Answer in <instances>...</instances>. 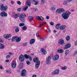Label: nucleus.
Instances as JSON below:
<instances>
[{"label": "nucleus", "mask_w": 77, "mask_h": 77, "mask_svg": "<svg viewBox=\"0 0 77 77\" xmlns=\"http://www.w3.org/2000/svg\"><path fill=\"white\" fill-rule=\"evenodd\" d=\"M60 23L57 24L56 25V29H59V27H60Z\"/></svg>", "instance_id": "nucleus-23"}, {"label": "nucleus", "mask_w": 77, "mask_h": 77, "mask_svg": "<svg viewBox=\"0 0 77 77\" xmlns=\"http://www.w3.org/2000/svg\"><path fill=\"white\" fill-rule=\"evenodd\" d=\"M26 5L27 6H30L31 5H31V2H30V1H26Z\"/></svg>", "instance_id": "nucleus-17"}, {"label": "nucleus", "mask_w": 77, "mask_h": 77, "mask_svg": "<svg viewBox=\"0 0 77 77\" xmlns=\"http://www.w3.org/2000/svg\"><path fill=\"white\" fill-rule=\"evenodd\" d=\"M17 11L19 12H21V8H18V9H17Z\"/></svg>", "instance_id": "nucleus-50"}, {"label": "nucleus", "mask_w": 77, "mask_h": 77, "mask_svg": "<svg viewBox=\"0 0 77 77\" xmlns=\"http://www.w3.org/2000/svg\"><path fill=\"white\" fill-rule=\"evenodd\" d=\"M11 67L13 68H16V66H17V63H16L15 61H13L12 63L11 64Z\"/></svg>", "instance_id": "nucleus-9"}, {"label": "nucleus", "mask_w": 77, "mask_h": 77, "mask_svg": "<svg viewBox=\"0 0 77 77\" xmlns=\"http://www.w3.org/2000/svg\"><path fill=\"white\" fill-rule=\"evenodd\" d=\"M22 72H26V70L25 69H23L22 70Z\"/></svg>", "instance_id": "nucleus-45"}, {"label": "nucleus", "mask_w": 77, "mask_h": 77, "mask_svg": "<svg viewBox=\"0 0 77 77\" xmlns=\"http://www.w3.org/2000/svg\"><path fill=\"white\" fill-rule=\"evenodd\" d=\"M29 8V7L28 6H26L24 8H23V10L24 11H26L27 10V9Z\"/></svg>", "instance_id": "nucleus-39"}, {"label": "nucleus", "mask_w": 77, "mask_h": 77, "mask_svg": "<svg viewBox=\"0 0 77 77\" xmlns=\"http://www.w3.org/2000/svg\"><path fill=\"white\" fill-rule=\"evenodd\" d=\"M40 40L41 41H44V39L43 38H41L40 39Z\"/></svg>", "instance_id": "nucleus-46"}, {"label": "nucleus", "mask_w": 77, "mask_h": 77, "mask_svg": "<svg viewBox=\"0 0 77 77\" xmlns=\"http://www.w3.org/2000/svg\"><path fill=\"white\" fill-rule=\"evenodd\" d=\"M0 69H3V66H2V65H0Z\"/></svg>", "instance_id": "nucleus-58"}, {"label": "nucleus", "mask_w": 77, "mask_h": 77, "mask_svg": "<svg viewBox=\"0 0 77 77\" xmlns=\"http://www.w3.org/2000/svg\"><path fill=\"white\" fill-rule=\"evenodd\" d=\"M6 62H9V60H7L6 61H5Z\"/></svg>", "instance_id": "nucleus-61"}, {"label": "nucleus", "mask_w": 77, "mask_h": 77, "mask_svg": "<svg viewBox=\"0 0 77 77\" xmlns=\"http://www.w3.org/2000/svg\"><path fill=\"white\" fill-rule=\"evenodd\" d=\"M63 33H65V32L66 31H65V30H63Z\"/></svg>", "instance_id": "nucleus-64"}, {"label": "nucleus", "mask_w": 77, "mask_h": 77, "mask_svg": "<svg viewBox=\"0 0 77 77\" xmlns=\"http://www.w3.org/2000/svg\"><path fill=\"white\" fill-rule=\"evenodd\" d=\"M58 43L61 45H64L65 44L64 41H63V39H60L58 40Z\"/></svg>", "instance_id": "nucleus-7"}, {"label": "nucleus", "mask_w": 77, "mask_h": 77, "mask_svg": "<svg viewBox=\"0 0 77 77\" xmlns=\"http://www.w3.org/2000/svg\"><path fill=\"white\" fill-rule=\"evenodd\" d=\"M59 72H60L59 70L57 69L54 71V72H52L51 73V74L52 75H56V74H58L59 73Z\"/></svg>", "instance_id": "nucleus-8"}, {"label": "nucleus", "mask_w": 77, "mask_h": 77, "mask_svg": "<svg viewBox=\"0 0 77 77\" xmlns=\"http://www.w3.org/2000/svg\"><path fill=\"white\" fill-rule=\"evenodd\" d=\"M17 3L19 5H20L21 3V2H20V1H18L17 2Z\"/></svg>", "instance_id": "nucleus-48"}, {"label": "nucleus", "mask_w": 77, "mask_h": 77, "mask_svg": "<svg viewBox=\"0 0 77 77\" xmlns=\"http://www.w3.org/2000/svg\"><path fill=\"white\" fill-rule=\"evenodd\" d=\"M33 61L34 63H36L35 65V69H38V67L39 66L40 63V61L39 60V59L37 57H35V58H33Z\"/></svg>", "instance_id": "nucleus-3"}, {"label": "nucleus", "mask_w": 77, "mask_h": 77, "mask_svg": "<svg viewBox=\"0 0 77 77\" xmlns=\"http://www.w3.org/2000/svg\"><path fill=\"white\" fill-rule=\"evenodd\" d=\"M21 76H26V73L24 72H22L21 73Z\"/></svg>", "instance_id": "nucleus-33"}, {"label": "nucleus", "mask_w": 77, "mask_h": 77, "mask_svg": "<svg viewBox=\"0 0 77 77\" xmlns=\"http://www.w3.org/2000/svg\"><path fill=\"white\" fill-rule=\"evenodd\" d=\"M75 45H77V40L75 42Z\"/></svg>", "instance_id": "nucleus-55"}, {"label": "nucleus", "mask_w": 77, "mask_h": 77, "mask_svg": "<svg viewBox=\"0 0 77 77\" xmlns=\"http://www.w3.org/2000/svg\"><path fill=\"white\" fill-rule=\"evenodd\" d=\"M41 2L40 3V5H42L43 4H44L45 3L44 0H41Z\"/></svg>", "instance_id": "nucleus-32"}, {"label": "nucleus", "mask_w": 77, "mask_h": 77, "mask_svg": "<svg viewBox=\"0 0 77 77\" xmlns=\"http://www.w3.org/2000/svg\"><path fill=\"white\" fill-rule=\"evenodd\" d=\"M70 47H71L70 44H67L66 45H65V47L64 48V50H66V49H67L68 48H69Z\"/></svg>", "instance_id": "nucleus-13"}, {"label": "nucleus", "mask_w": 77, "mask_h": 77, "mask_svg": "<svg viewBox=\"0 0 77 77\" xmlns=\"http://www.w3.org/2000/svg\"><path fill=\"white\" fill-rule=\"evenodd\" d=\"M3 38H6V39H8V34H4L3 35Z\"/></svg>", "instance_id": "nucleus-30"}, {"label": "nucleus", "mask_w": 77, "mask_h": 77, "mask_svg": "<svg viewBox=\"0 0 77 77\" xmlns=\"http://www.w3.org/2000/svg\"><path fill=\"white\" fill-rule=\"evenodd\" d=\"M57 52L59 53H63V50L62 49H60L57 50Z\"/></svg>", "instance_id": "nucleus-18"}, {"label": "nucleus", "mask_w": 77, "mask_h": 77, "mask_svg": "<svg viewBox=\"0 0 77 77\" xmlns=\"http://www.w3.org/2000/svg\"><path fill=\"white\" fill-rule=\"evenodd\" d=\"M38 33L39 32H37L36 33V36H39V34H38Z\"/></svg>", "instance_id": "nucleus-59"}, {"label": "nucleus", "mask_w": 77, "mask_h": 77, "mask_svg": "<svg viewBox=\"0 0 77 77\" xmlns=\"http://www.w3.org/2000/svg\"><path fill=\"white\" fill-rule=\"evenodd\" d=\"M23 26H24V23H20L19 24V26L20 27Z\"/></svg>", "instance_id": "nucleus-40"}, {"label": "nucleus", "mask_w": 77, "mask_h": 77, "mask_svg": "<svg viewBox=\"0 0 77 77\" xmlns=\"http://www.w3.org/2000/svg\"><path fill=\"white\" fill-rule=\"evenodd\" d=\"M66 1H67L68 2H70L72 1V0H66Z\"/></svg>", "instance_id": "nucleus-60"}, {"label": "nucleus", "mask_w": 77, "mask_h": 77, "mask_svg": "<svg viewBox=\"0 0 77 77\" xmlns=\"http://www.w3.org/2000/svg\"><path fill=\"white\" fill-rule=\"evenodd\" d=\"M35 42V39H31L30 40V44L32 45L33 44H34Z\"/></svg>", "instance_id": "nucleus-14"}, {"label": "nucleus", "mask_w": 77, "mask_h": 77, "mask_svg": "<svg viewBox=\"0 0 77 77\" xmlns=\"http://www.w3.org/2000/svg\"><path fill=\"white\" fill-rule=\"evenodd\" d=\"M35 3L34 4L35 5H38V3H39V2H38L37 1H36L34 2Z\"/></svg>", "instance_id": "nucleus-41"}, {"label": "nucleus", "mask_w": 77, "mask_h": 77, "mask_svg": "<svg viewBox=\"0 0 77 77\" xmlns=\"http://www.w3.org/2000/svg\"><path fill=\"white\" fill-rule=\"evenodd\" d=\"M10 57H11V55H8L6 56V58L7 59H8Z\"/></svg>", "instance_id": "nucleus-43"}, {"label": "nucleus", "mask_w": 77, "mask_h": 77, "mask_svg": "<svg viewBox=\"0 0 77 77\" xmlns=\"http://www.w3.org/2000/svg\"><path fill=\"white\" fill-rule=\"evenodd\" d=\"M59 58V56L58 55H55L54 56L52 59L53 60H58Z\"/></svg>", "instance_id": "nucleus-11"}, {"label": "nucleus", "mask_w": 77, "mask_h": 77, "mask_svg": "<svg viewBox=\"0 0 77 77\" xmlns=\"http://www.w3.org/2000/svg\"><path fill=\"white\" fill-rule=\"evenodd\" d=\"M50 18V17L48 16H46V19H47L48 20L49 19V18Z\"/></svg>", "instance_id": "nucleus-56"}, {"label": "nucleus", "mask_w": 77, "mask_h": 77, "mask_svg": "<svg viewBox=\"0 0 77 77\" xmlns=\"http://www.w3.org/2000/svg\"><path fill=\"white\" fill-rule=\"evenodd\" d=\"M28 18L29 21H32L33 20V18L32 17V16H29L28 17Z\"/></svg>", "instance_id": "nucleus-28"}, {"label": "nucleus", "mask_w": 77, "mask_h": 77, "mask_svg": "<svg viewBox=\"0 0 77 77\" xmlns=\"http://www.w3.org/2000/svg\"><path fill=\"white\" fill-rule=\"evenodd\" d=\"M27 44V43H23V46H26V45Z\"/></svg>", "instance_id": "nucleus-47"}, {"label": "nucleus", "mask_w": 77, "mask_h": 77, "mask_svg": "<svg viewBox=\"0 0 77 77\" xmlns=\"http://www.w3.org/2000/svg\"><path fill=\"white\" fill-rule=\"evenodd\" d=\"M8 7L7 6H4L3 4H2L0 5V9L1 11H6L8 10Z\"/></svg>", "instance_id": "nucleus-4"}, {"label": "nucleus", "mask_w": 77, "mask_h": 77, "mask_svg": "<svg viewBox=\"0 0 77 77\" xmlns=\"http://www.w3.org/2000/svg\"><path fill=\"white\" fill-rule=\"evenodd\" d=\"M20 31V29H19V28L18 27H16L15 29V32H18Z\"/></svg>", "instance_id": "nucleus-27"}, {"label": "nucleus", "mask_w": 77, "mask_h": 77, "mask_svg": "<svg viewBox=\"0 0 77 77\" xmlns=\"http://www.w3.org/2000/svg\"><path fill=\"white\" fill-rule=\"evenodd\" d=\"M32 77H36V75H33Z\"/></svg>", "instance_id": "nucleus-63"}, {"label": "nucleus", "mask_w": 77, "mask_h": 77, "mask_svg": "<svg viewBox=\"0 0 77 77\" xmlns=\"http://www.w3.org/2000/svg\"><path fill=\"white\" fill-rule=\"evenodd\" d=\"M14 17L15 18H17L18 16L19 17V20L22 22H24L26 21L25 18L26 17V14L24 13H17V14H15L13 15Z\"/></svg>", "instance_id": "nucleus-1"}, {"label": "nucleus", "mask_w": 77, "mask_h": 77, "mask_svg": "<svg viewBox=\"0 0 77 77\" xmlns=\"http://www.w3.org/2000/svg\"><path fill=\"white\" fill-rule=\"evenodd\" d=\"M18 38V36H14L12 38V41H14L15 39H16Z\"/></svg>", "instance_id": "nucleus-22"}, {"label": "nucleus", "mask_w": 77, "mask_h": 77, "mask_svg": "<svg viewBox=\"0 0 77 77\" xmlns=\"http://www.w3.org/2000/svg\"><path fill=\"white\" fill-rule=\"evenodd\" d=\"M51 11H54L56 10V8L54 7H51Z\"/></svg>", "instance_id": "nucleus-35"}, {"label": "nucleus", "mask_w": 77, "mask_h": 77, "mask_svg": "<svg viewBox=\"0 0 77 77\" xmlns=\"http://www.w3.org/2000/svg\"><path fill=\"white\" fill-rule=\"evenodd\" d=\"M0 15L2 17H7V16H8L7 13L5 12V11H2L1 12Z\"/></svg>", "instance_id": "nucleus-6"}, {"label": "nucleus", "mask_w": 77, "mask_h": 77, "mask_svg": "<svg viewBox=\"0 0 77 77\" xmlns=\"http://www.w3.org/2000/svg\"><path fill=\"white\" fill-rule=\"evenodd\" d=\"M50 24L51 25V26H53V24H54V23H53V22H51L50 23Z\"/></svg>", "instance_id": "nucleus-52"}, {"label": "nucleus", "mask_w": 77, "mask_h": 77, "mask_svg": "<svg viewBox=\"0 0 77 77\" xmlns=\"http://www.w3.org/2000/svg\"><path fill=\"white\" fill-rule=\"evenodd\" d=\"M11 3L12 5H14V2L13 1H11Z\"/></svg>", "instance_id": "nucleus-62"}, {"label": "nucleus", "mask_w": 77, "mask_h": 77, "mask_svg": "<svg viewBox=\"0 0 77 77\" xmlns=\"http://www.w3.org/2000/svg\"><path fill=\"white\" fill-rule=\"evenodd\" d=\"M33 10V11H35V12H37V11H38V8H32Z\"/></svg>", "instance_id": "nucleus-36"}, {"label": "nucleus", "mask_w": 77, "mask_h": 77, "mask_svg": "<svg viewBox=\"0 0 77 77\" xmlns=\"http://www.w3.org/2000/svg\"><path fill=\"white\" fill-rule=\"evenodd\" d=\"M7 36H8V38H9V37H11V36H12V35L11 34H7Z\"/></svg>", "instance_id": "nucleus-44"}, {"label": "nucleus", "mask_w": 77, "mask_h": 77, "mask_svg": "<svg viewBox=\"0 0 77 77\" xmlns=\"http://www.w3.org/2000/svg\"><path fill=\"white\" fill-rule=\"evenodd\" d=\"M51 56H49L48 57H47L46 60L47 61H50V60H51Z\"/></svg>", "instance_id": "nucleus-26"}, {"label": "nucleus", "mask_w": 77, "mask_h": 77, "mask_svg": "<svg viewBox=\"0 0 77 77\" xmlns=\"http://www.w3.org/2000/svg\"><path fill=\"white\" fill-rule=\"evenodd\" d=\"M29 59L30 60H32V57H29Z\"/></svg>", "instance_id": "nucleus-57"}, {"label": "nucleus", "mask_w": 77, "mask_h": 77, "mask_svg": "<svg viewBox=\"0 0 77 77\" xmlns=\"http://www.w3.org/2000/svg\"><path fill=\"white\" fill-rule=\"evenodd\" d=\"M27 29V27L26 26H24L23 27L22 30H25Z\"/></svg>", "instance_id": "nucleus-37"}, {"label": "nucleus", "mask_w": 77, "mask_h": 77, "mask_svg": "<svg viewBox=\"0 0 77 77\" xmlns=\"http://www.w3.org/2000/svg\"><path fill=\"white\" fill-rule=\"evenodd\" d=\"M21 40V37H17V38L16 40V42H19Z\"/></svg>", "instance_id": "nucleus-15"}, {"label": "nucleus", "mask_w": 77, "mask_h": 77, "mask_svg": "<svg viewBox=\"0 0 77 77\" xmlns=\"http://www.w3.org/2000/svg\"><path fill=\"white\" fill-rule=\"evenodd\" d=\"M5 48V46L3 45L0 44V49H3Z\"/></svg>", "instance_id": "nucleus-25"}, {"label": "nucleus", "mask_w": 77, "mask_h": 77, "mask_svg": "<svg viewBox=\"0 0 77 77\" xmlns=\"http://www.w3.org/2000/svg\"><path fill=\"white\" fill-rule=\"evenodd\" d=\"M41 53L43 55H45L47 54V52L43 48L41 49L40 50Z\"/></svg>", "instance_id": "nucleus-10"}, {"label": "nucleus", "mask_w": 77, "mask_h": 77, "mask_svg": "<svg viewBox=\"0 0 77 77\" xmlns=\"http://www.w3.org/2000/svg\"><path fill=\"white\" fill-rule=\"evenodd\" d=\"M47 23V22L44 23V22H42V24H41V25H44V24H45Z\"/></svg>", "instance_id": "nucleus-54"}, {"label": "nucleus", "mask_w": 77, "mask_h": 77, "mask_svg": "<svg viewBox=\"0 0 77 77\" xmlns=\"http://www.w3.org/2000/svg\"><path fill=\"white\" fill-rule=\"evenodd\" d=\"M30 62H29V61H26V63L27 65H30Z\"/></svg>", "instance_id": "nucleus-49"}, {"label": "nucleus", "mask_w": 77, "mask_h": 77, "mask_svg": "<svg viewBox=\"0 0 77 77\" xmlns=\"http://www.w3.org/2000/svg\"><path fill=\"white\" fill-rule=\"evenodd\" d=\"M69 50H67L65 52V54H66V56L67 55L68 53H69Z\"/></svg>", "instance_id": "nucleus-34"}, {"label": "nucleus", "mask_w": 77, "mask_h": 77, "mask_svg": "<svg viewBox=\"0 0 77 77\" xmlns=\"http://www.w3.org/2000/svg\"><path fill=\"white\" fill-rule=\"evenodd\" d=\"M68 1H64L63 2V5H64V6L67 5V4H68Z\"/></svg>", "instance_id": "nucleus-21"}, {"label": "nucleus", "mask_w": 77, "mask_h": 77, "mask_svg": "<svg viewBox=\"0 0 77 77\" xmlns=\"http://www.w3.org/2000/svg\"><path fill=\"white\" fill-rule=\"evenodd\" d=\"M19 66L20 67V68L21 69L23 68V63L20 62L19 64Z\"/></svg>", "instance_id": "nucleus-19"}, {"label": "nucleus", "mask_w": 77, "mask_h": 77, "mask_svg": "<svg viewBox=\"0 0 77 77\" xmlns=\"http://www.w3.org/2000/svg\"><path fill=\"white\" fill-rule=\"evenodd\" d=\"M71 14V12L67 11L65 12L62 14V17L64 20H67L69 17V15Z\"/></svg>", "instance_id": "nucleus-2"}, {"label": "nucleus", "mask_w": 77, "mask_h": 77, "mask_svg": "<svg viewBox=\"0 0 77 77\" xmlns=\"http://www.w3.org/2000/svg\"><path fill=\"white\" fill-rule=\"evenodd\" d=\"M36 18L38 20H40L41 21H43L44 20V18L42 16H36Z\"/></svg>", "instance_id": "nucleus-12"}, {"label": "nucleus", "mask_w": 77, "mask_h": 77, "mask_svg": "<svg viewBox=\"0 0 77 77\" xmlns=\"http://www.w3.org/2000/svg\"><path fill=\"white\" fill-rule=\"evenodd\" d=\"M47 61V64H50L51 62H50V61Z\"/></svg>", "instance_id": "nucleus-53"}, {"label": "nucleus", "mask_w": 77, "mask_h": 77, "mask_svg": "<svg viewBox=\"0 0 77 77\" xmlns=\"http://www.w3.org/2000/svg\"><path fill=\"white\" fill-rule=\"evenodd\" d=\"M60 12L61 13V12H65V10L63 8H60Z\"/></svg>", "instance_id": "nucleus-31"}, {"label": "nucleus", "mask_w": 77, "mask_h": 77, "mask_svg": "<svg viewBox=\"0 0 77 77\" xmlns=\"http://www.w3.org/2000/svg\"><path fill=\"white\" fill-rule=\"evenodd\" d=\"M24 57L26 59H28L29 58V57H30V56L29 55H27V54H25L24 55Z\"/></svg>", "instance_id": "nucleus-24"}, {"label": "nucleus", "mask_w": 77, "mask_h": 77, "mask_svg": "<svg viewBox=\"0 0 77 77\" xmlns=\"http://www.w3.org/2000/svg\"><path fill=\"white\" fill-rule=\"evenodd\" d=\"M0 42H2V43L3 42V39L0 38Z\"/></svg>", "instance_id": "nucleus-51"}, {"label": "nucleus", "mask_w": 77, "mask_h": 77, "mask_svg": "<svg viewBox=\"0 0 77 77\" xmlns=\"http://www.w3.org/2000/svg\"><path fill=\"white\" fill-rule=\"evenodd\" d=\"M66 28V26L65 25H61L60 27V30H64Z\"/></svg>", "instance_id": "nucleus-16"}, {"label": "nucleus", "mask_w": 77, "mask_h": 77, "mask_svg": "<svg viewBox=\"0 0 77 77\" xmlns=\"http://www.w3.org/2000/svg\"><path fill=\"white\" fill-rule=\"evenodd\" d=\"M25 59L24 56L23 54L20 55L19 57V60L21 62H24Z\"/></svg>", "instance_id": "nucleus-5"}, {"label": "nucleus", "mask_w": 77, "mask_h": 77, "mask_svg": "<svg viewBox=\"0 0 77 77\" xmlns=\"http://www.w3.org/2000/svg\"><path fill=\"white\" fill-rule=\"evenodd\" d=\"M55 12H56V13H57L58 14H60L61 13L60 12V8L57 9Z\"/></svg>", "instance_id": "nucleus-20"}, {"label": "nucleus", "mask_w": 77, "mask_h": 77, "mask_svg": "<svg viewBox=\"0 0 77 77\" xmlns=\"http://www.w3.org/2000/svg\"><path fill=\"white\" fill-rule=\"evenodd\" d=\"M66 68H67V67H66V66H65L64 67H63L61 68V69H66Z\"/></svg>", "instance_id": "nucleus-42"}, {"label": "nucleus", "mask_w": 77, "mask_h": 77, "mask_svg": "<svg viewBox=\"0 0 77 77\" xmlns=\"http://www.w3.org/2000/svg\"><path fill=\"white\" fill-rule=\"evenodd\" d=\"M66 41H69L70 40V37L69 36H67L66 37Z\"/></svg>", "instance_id": "nucleus-29"}, {"label": "nucleus", "mask_w": 77, "mask_h": 77, "mask_svg": "<svg viewBox=\"0 0 77 77\" xmlns=\"http://www.w3.org/2000/svg\"><path fill=\"white\" fill-rule=\"evenodd\" d=\"M6 72H7V73H11V72H12L10 70H6Z\"/></svg>", "instance_id": "nucleus-38"}]
</instances>
